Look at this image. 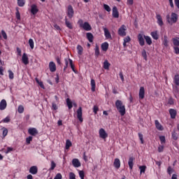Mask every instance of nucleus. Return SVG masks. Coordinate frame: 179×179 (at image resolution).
<instances>
[{"label": "nucleus", "mask_w": 179, "mask_h": 179, "mask_svg": "<svg viewBox=\"0 0 179 179\" xmlns=\"http://www.w3.org/2000/svg\"><path fill=\"white\" fill-rule=\"evenodd\" d=\"M150 36L154 40H159V34H157V31L151 32Z\"/></svg>", "instance_id": "obj_29"}, {"label": "nucleus", "mask_w": 179, "mask_h": 179, "mask_svg": "<svg viewBox=\"0 0 179 179\" xmlns=\"http://www.w3.org/2000/svg\"><path fill=\"white\" fill-rule=\"evenodd\" d=\"M10 122V117H9L8 116H7L6 117H5L3 120L2 122H4L5 124H8V122Z\"/></svg>", "instance_id": "obj_55"}, {"label": "nucleus", "mask_w": 179, "mask_h": 179, "mask_svg": "<svg viewBox=\"0 0 179 179\" xmlns=\"http://www.w3.org/2000/svg\"><path fill=\"white\" fill-rule=\"evenodd\" d=\"M173 168H171V166H169L167 169V173L168 174H169V176H171V174H173Z\"/></svg>", "instance_id": "obj_58"}, {"label": "nucleus", "mask_w": 179, "mask_h": 179, "mask_svg": "<svg viewBox=\"0 0 179 179\" xmlns=\"http://www.w3.org/2000/svg\"><path fill=\"white\" fill-rule=\"evenodd\" d=\"M49 69L50 72H55V71H57V65H55L54 62H50L49 63Z\"/></svg>", "instance_id": "obj_18"}, {"label": "nucleus", "mask_w": 179, "mask_h": 179, "mask_svg": "<svg viewBox=\"0 0 179 179\" xmlns=\"http://www.w3.org/2000/svg\"><path fill=\"white\" fill-rule=\"evenodd\" d=\"M137 38H138L139 45L141 47H143V45H145V35L142 34H138Z\"/></svg>", "instance_id": "obj_6"}, {"label": "nucleus", "mask_w": 179, "mask_h": 179, "mask_svg": "<svg viewBox=\"0 0 179 179\" xmlns=\"http://www.w3.org/2000/svg\"><path fill=\"white\" fill-rule=\"evenodd\" d=\"M15 149L12 147H7V150L6 151V154L8 155V153H10V152H13Z\"/></svg>", "instance_id": "obj_53"}, {"label": "nucleus", "mask_w": 179, "mask_h": 179, "mask_svg": "<svg viewBox=\"0 0 179 179\" xmlns=\"http://www.w3.org/2000/svg\"><path fill=\"white\" fill-rule=\"evenodd\" d=\"M72 146V142L70 141V140H66V149H69Z\"/></svg>", "instance_id": "obj_45"}, {"label": "nucleus", "mask_w": 179, "mask_h": 179, "mask_svg": "<svg viewBox=\"0 0 179 179\" xmlns=\"http://www.w3.org/2000/svg\"><path fill=\"white\" fill-rule=\"evenodd\" d=\"M29 44L31 50H33L34 48V41H33V39H31V38H29Z\"/></svg>", "instance_id": "obj_44"}, {"label": "nucleus", "mask_w": 179, "mask_h": 179, "mask_svg": "<svg viewBox=\"0 0 179 179\" xmlns=\"http://www.w3.org/2000/svg\"><path fill=\"white\" fill-rule=\"evenodd\" d=\"M22 61L24 65H28L29 64V56H27V54L23 53L22 57Z\"/></svg>", "instance_id": "obj_13"}, {"label": "nucleus", "mask_w": 179, "mask_h": 179, "mask_svg": "<svg viewBox=\"0 0 179 179\" xmlns=\"http://www.w3.org/2000/svg\"><path fill=\"white\" fill-rule=\"evenodd\" d=\"M1 35L3 36V38H4V40H8V35L6 34V32H5L4 30H1Z\"/></svg>", "instance_id": "obj_52"}, {"label": "nucleus", "mask_w": 179, "mask_h": 179, "mask_svg": "<svg viewBox=\"0 0 179 179\" xmlns=\"http://www.w3.org/2000/svg\"><path fill=\"white\" fill-rule=\"evenodd\" d=\"M163 150H164V145H159L158 147V152L159 153H162V152H163Z\"/></svg>", "instance_id": "obj_61"}, {"label": "nucleus", "mask_w": 179, "mask_h": 179, "mask_svg": "<svg viewBox=\"0 0 179 179\" xmlns=\"http://www.w3.org/2000/svg\"><path fill=\"white\" fill-rule=\"evenodd\" d=\"M99 137L101 138V139H106V138H108V134L106 132V130L104 129L101 128L99 131Z\"/></svg>", "instance_id": "obj_5"}, {"label": "nucleus", "mask_w": 179, "mask_h": 179, "mask_svg": "<svg viewBox=\"0 0 179 179\" xmlns=\"http://www.w3.org/2000/svg\"><path fill=\"white\" fill-rule=\"evenodd\" d=\"M135 160V157H130L129 158L128 164L130 170H132L134 169V162Z\"/></svg>", "instance_id": "obj_20"}, {"label": "nucleus", "mask_w": 179, "mask_h": 179, "mask_svg": "<svg viewBox=\"0 0 179 179\" xmlns=\"http://www.w3.org/2000/svg\"><path fill=\"white\" fill-rule=\"evenodd\" d=\"M25 3H26L25 0H17V5H18V6H20L21 8L24 6Z\"/></svg>", "instance_id": "obj_42"}, {"label": "nucleus", "mask_w": 179, "mask_h": 179, "mask_svg": "<svg viewBox=\"0 0 179 179\" xmlns=\"http://www.w3.org/2000/svg\"><path fill=\"white\" fill-rule=\"evenodd\" d=\"M78 174L80 179H85V171H79Z\"/></svg>", "instance_id": "obj_49"}, {"label": "nucleus", "mask_w": 179, "mask_h": 179, "mask_svg": "<svg viewBox=\"0 0 179 179\" xmlns=\"http://www.w3.org/2000/svg\"><path fill=\"white\" fill-rule=\"evenodd\" d=\"M169 114L171 115V118L174 120L176 117H177V110L173 108L169 109Z\"/></svg>", "instance_id": "obj_21"}, {"label": "nucleus", "mask_w": 179, "mask_h": 179, "mask_svg": "<svg viewBox=\"0 0 179 179\" xmlns=\"http://www.w3.org/2000/svg\"><path fill=\"white\" fill-rule=\"evenodd\" d=\"M103 8L105 10H106V12H111V8H110L107 4H103Z\"/></svg>", "instance_id": "obj_51"}, {"label": "nucleus", "mask_w": 179, "mask_h": 179, "mask_svg": "<svg viewBox=\"0 0 179 179\" xmlns=\"http://www.w3.org/2000/svg\"><path fill=\"white\" fill-rule=\"evenodd\" d=\"M38 172V168H37L36 166H33L30 167L29 173L31 174H33V176L37 174Z\"/></svg>", "instance_id": "obj_19"}, {"label": "nucleus", "mask_w": 179, "mask_h": 179, "mask_svg": "<svg viewBox=\"0 0 179 179\" xmlns=\"http://www.w3.org/2000/svg\"><path fill=\"white\" fill-rule=\"evenodd\" d=\"M155 128H157L158 131H163L164 129V127H163V125L160 124L159 120H155Z\"/></svg>", "instance_id": "obj_16"}, {"label": "nucleus", "mask_w": 179, "mask_h": 179, "mask_svg": "<svg viewBox=\"0 0 179 179\" xmlns=\"http://www.w3.org/2000/svg\"><path fill=\"white\" fill-rule=\"evenodd\" d=\"M1 129L3 130L2 135L3 138H5V136L8 135V129H6V127H2Z\"/></svg>", "instance_id": "obj_48"}, {"label": "nucleus", "mask_w": 179, "mask_h": 179, "mask_svg": "<svg viewBox=\"0 0 179 179\" xmlns=\"http://www.w3.org/2000/svg\"><path fill=\"white\" fill-rule=\"evenodd\" d=\"M115 107L117 110V111H119L120 115L124 116L125 115V105H124V103H122V101L121 100H117L115 101Z\"/></svg>", "instance_id": "obj_1"}, {"label": "nucleus", "mask_w": 179, "mask_h": 179, "mask_svg": "<svg viewBox=\"0 0 179 179\" xmlns=\"http://www.w3.org/2000/svg\"><path fill=\"white\" fill-rule=\"evenodd\" d=\"M141 55L145 59V61H148V55L146 54V50L145 49L143 50Z\"/></svg>", "instance_id": "obj_43"}, {"label": "nucleus", "mask_w": 179, "mask_h": 179, "mask_svg": "<svg viewBox=\"0 0 179 179\" xmlns=\"http://www.w3.org/2000/svg\"><path fill=\"white\" fill-rule=\"evenodd\" d=\"M97 111H99V106H94V107H93V113H94V114H97Z\"/></svg>", "instance_id": "obj_59"}, {"label": "nucleus", "mask_w": 179, "mask_h": 179, "mask_svg": "<svg viewBox=\"0 0 179 179\" xmlns=\"http://www.w3.org/2000/svg\"><path fill=\"white\" fill-rule=\"evenodd\" d=\"M166 20L169 24H173V23H177L178 20V15L176 13H172L170 17V15H166Z\"/></svg>", "instance_id": "obj_3"}, {"label": "nucleus", "mask_w": 179, "mask_h": 179, "mask_svg": "<svg viewBox=\"0 0 179 179\" xmlns=\"http://www.w3.org/2000/svg\"><path fill=\"white\" fill-rule=\"evenodd\" d=\"M77 50L78 55H82L83 54V48L80 45H77Z\"/></svg>", "instance_id": "obj_37"}, {"label": "nucleus", "mask_w": 179, "mask_h": 179, "mask_svg": "<svg viewBox=\"0 0 179 179\" xmlns=\"http://www.w3.org/2000/svg\"><path fill=\"white\" fill-rule=\"evenodd\" d=\"M103 31L106 38H111V34H110V31L107 28H103Z\"/></svg>", "instance_id": "obj_26"}, {"label": "nucleus", "mask_w": 179, "mask_h": 179, "mask_svg": "<svg viewBox=\"0 0 179 179\" xmlns=\"http://www.w3.org/2000/svg\"><path fill=\"white\" fill-rule=\"evenodd\" d=\"M17 111L20 114H22V113L24 111V107H23L22 105H20L18 106Z\"/></svg>", "instance_id": "obj_46"}, {"label": "nucleus", "mask_w": 179, "mask_h": 179, "mask_svg": "<svg viewBox=\"0 0 179 179\" xmlns=\"http://www.w3.org/2000/svg\"><path fill=\"white\" fill-rule=\"evenodd\" d=\"M169 37H167L166 35L164 36V39L162 40V44L167 48L169 47Z\"/></svg>", "instance_id": "obj_24"}, {"label": "nucleus", "mask_w": 179, "mask_h": 179, "mask_svg": "<svg viewBox=\"0 0 179 179\" xmlns=\"http://www.w3.org/2000/svg\"><path fill=\"white\" fill-rule=\"evenodd\" d=\"M73 7H72L71 5L68 6L67 7V16L69 17V19H72L73 17Z\"/></svg>", "instance_id": "obj_7"}, {"label": "nucleus", "mask_w": 179, "mask_h": 179, "mask_svg": "<svg viewBox=\"0 0 179 179\" xmlns=\"http://www.w3.org/2000/svg\"><path fill=\"white\" fill-rule=\"evenodd\" d=\"M64 20L66 27H68V29H70V30H72V29H73L72 23L68 20V18L66 17H65Z\"/></svg>", "instance_id": "obj_23"}, {"label": "nucleus", "mask_w": 179, "mask_h": 179, "mask_svg": "<svg viewBox=\"0 0 179 179\" xmlns=\"http://www.w3.org/2000/svg\"><path fill=\"white\" fill-rule=\"evenodd\" d=\"M173 83L176 86H179V74H176L173 78Z\"/></svg>", "instance_id": "obj_34"}, {"label": "nucleus", "mask_w": 179, "mask_h": 179, "mask_svg": "<svg viewBox=\"0 0 179 179\" xmlns=\"http://www.w3.org/2000/svg\"><path fill=\"white\" fill-rule=\"evenodd\" d=\"M173 50L175 51V54H178L179 55V48H178V46L174 47Z\"/></svg>", "instance_id": "obj_64"}, {"label": "nucleus", "mask_w": 179, "mask_h": 179, "mask_svg": "<svg viewBox=\"0 0 179 179\" xmlns=\"http://www.w3.org/2000/svg\"><path fill=\"white\" fill-rule=\"evenodd\" d=\"M54 179H62V175L61 173H57L55 176Z\"/></svg>", "instance_id": "obj_63"}, {"label": "nucleus", "mask_w": 179, "mask_h": 179, "mask_svg": "<svg viewBox=\"0 0 179 179\" xmlns=\"http://www.w3.org/2000/svg\"><path fill=\"white\" fill-rule=\"evenodd\" d=\"M111 64H110V62H108V60L106 59L104 62H103V69H106V70H108L110 69V66Z\"/></svg>", "instance_id": "obj_28"}, {"label": "nucleus", "mask_w": 179, "mask_h": 179, "mask_svg": "<svg viewBox=\"0 0 179 179\" xmlns=\"http://www.w3.org/2000/svg\"><path fill=\"white\" fill-rule=\"evenodd\" d=\"M83 112H82V107H79L77 110V118L79 120L80 122H83V117H82Z\"/></svg>", "instance_id": "obj_9"}, {"label": "nucleus", "mask_w": 179, "mask_h": 179, "mask_svg": "<svg viewBox=\"0 0 179 179\" xmlns=\"http://www.w3.org/2000/svg\"><path fill=\"white\" fill-rule=\"evenodd\" d=\"M91 90L92 92H96V81L94 79L91 80Z\"/></svg>", "instance_id": "obj_32"}, {"label": "nucleus", "mask_w": 179, "mask_h": 179, "mask_svg": "<svg viewBox=\"0 0 179 179\" xmlns=\"http://www.w3.org/2000/svg\"><path fill=\"white\" fill-rule=\"evenodd\" d=\"M55 167H57V164H55V162H54V161H52L50 170H54V169H55Z\"/></svg>", "instance_id": "obj_60"}, {"label": "nucleus", "mask_w": 179, "mask_h": 179, "mask_svg": "<svg viewBox=\"0 0 179 179\" xmlns=\"http://www.w3.org/2000/svg\"><path fill=\"white\" fill-rule=\"evenodd\" d=\"M78 24L79 27H81V29H83L85 31H90V30H92V25L87 22H83V20L82 19L78 20Z\"/></svg>", "instance_id": "obj_2"}, {"label": "nucleus", "mask_w": 179, "mask_h": 179, "mask_svg": "<svg viewBox=\"0 0 179 179\" xmlns=\"http://www.w3.org/2000/svg\"><path fill=\"white\" fill-rule=\"evenodd\" d=\"M87 38L90 43H93V34L88 32L86 34Z\"/></svg>", "instance_id": "obj_33"}, {"label": "nucleus", "mask_w": 179, "mask_h": 179, "mask_svg": "<svg viewBox=\"0 0 179 179\" xmlns=\"http://www.w3.org/2000/svg\"><path fill=\"white\" fill-rule=\"evenodd\" d=\"M138 97L140 100L145 99V87H141L138 92Z\"/></svg>", "instance_id": "obj_10"}, {"label": "nucleus", "mask_w": 179, "mask_h": 179, "mask_svg": "<svg viewBox=\"0 0 179 179\" xmlns=\"http://www.w3.org/2000/svg\"><path fill=\"white\" fill-rule=\"evenodd\" d=\"M144 38L148 45H152V38L150 36L144 35Z\"/></svg>", "instance_id": "obj_30"}, {"label": "nucleus", "mask_w": 179, "mask_h": 179, "mask_svg": "<svg viewBox=\"0 0 179 179\" xmlns=\"http://www.w3.org/2000/svg\"><path fill=\"white\" fill-rule=\"evenodd\" d=\"M138 138H139V139L141 141V143L142 145H143V143H144V141H143V134H142V133H138Z\"/></svg>", "instance_id": "obj_50"}, {"label": "nucleus", "mask_w": 179, "mask_h": 179, "mask_svg": "<svg viewBox=\"0 0 179 179\" xmlns=\"http://www.w3.org/2000/svg\"><path fill=\"white\" fill-rule=\"evenodd\" d=\"M28 133L32 136H36V135L38 134V131L37 130V129L32 127L28 129Z\"/></svg>", "instance_id": "obj_11"}, {"label": "nucleus", "mask_w": 179, "mask_h": 179, "mask_svg": "<svg viewBox=\"0 0 179 179\" xmlns=\"http://www.w3.org/2000/svg\"><path fill=\"white\" fill-rule=\"evenodd\" d=\"M8 76L9 79L11 80L15 78V74L13 73V71L12 70H8Z\"/></svg>", "instance_id": "obj_47"}, {"label": "nucleus", "mask_w": 179, "mask_h": 179, "mask_svg": "<svg viewBox=\"0 0 179 179\" xmlns=\"http://www.w3.org/2000/svg\"><path fill=\"white\" fill-rule=\"evenodd\" d=\"M172 138L174 141H177V139H178V137L177 136V134H176V132L172 133Z\"/></svg>", "instance_id": "obj_62"}, {"label": "nucleus", "mask_w": 179, "mask_h": 179, "mask_svg": "<svg viewBox=\"0 0 179 179\" xmlns=\"http://www.w3.org/2000/svg\"><path fill=\"white\" fill-rule=\"evenodd\" d=\"M126 31H127V27H125V25L122 24L118 29V34H119V36L124 37V36H127Z\"/></svg>", "instance_id": "obj_4"}, {"label": "nucleus", "mask_w": 179, "mask_h": 179, "mask_svg": "<svg viewBox=\"0 0 179 179\" xmlns=\"http://www.w3.org/2000/svg\"><path fill=\"white\" fill-rule=\"evenodd\" d=\"M172 43L175 47H179V37L173 38Z\"/></svg>", "instance_id": "obj_27"}, {"label": "nucleus", "mask_w": 179, "mask_h": 179, "mask_svg": "<svg viewBox=\"0 0 179 179\" xmlns=\"http://www.w3.org/2000/svg\"><path fill=\"white\" fill-rule=\"evenodd\" d=\"M112 16H113V17H115V19H118V17H120V13H118V8H117V6H114L113 8Z\"/></svg>", "instance_id": "obj_8"}, {"label": "nucleus", "mask_w": 179, "mask_h": 179, "mask_svg": "<svg viewBox=\"0 0 179 179\" xmlns=\"http://www.w3.org/2000/svg\"><path fill=\"white\" fill-rule=\"evenodd\" d=\"M7 106H8V103H6V100L2 99L0 101V110H1V111H3V110H5Z\"/></svg>", "instance_id": "obj_14"}, {"label": "nucleus", "mask_w": 179, "mask_h": 179, "mask_svg": "<svg viewBox=\"0 0 179 179\" xmlns=\"http://www.w3.org/2000/svg\"><path fill=\"white\" fill-rule=\"evenodd\" d=\"M139 170H140V174H145V173L146 172V166L145 165H143V166H140L138 167Z\"/></svg>", "instance_id": "obj_31"}, {"label": "nucleus", "mask_w": 179, "mask_h": 179, "mask_svg": "<svg viewBox=\"0 0 179 179\" xmlns=\"http://www.w3.org/2000/svg\"><path fill=\"white\" fill-rule=\"evenodd\" d=\"M35 80L36 82V83H38V85H39L40 87H41V89H45V87L44 86V84L43 83V81H40V80H38V78H36Z\"/></svg>", "instance_id": "obj_38"}, {"label": "nucleus", "mask_w": 179, "mask_h": 179, "mask_svg": "<svg viewBox=\"0 0 179 179\" xmlns=\"http://www.w3.org/2000/svg\"><path fill=\"white\" fill-rule=\"evenodd\" d=\"M71 61H72V59H69V58L64 59L65 66L64 67V71H66V69H68L69 64V65H71Z\"/></svg>", "instance_id": "obj_25"}, {"label": "nucleus", "mask_w": 179, "mask_h": 179, "mask_svg": "<svg viewBox=\"0 0 179 179\" xmlns=\"http://www.w3.org/2000/svg\"><path fill=\"white\" fill-rule=\"evenodd\" d=\"M129 41H131V37L128 36L126 38H124L123 42V47H127V43H129Z\"/></svg>", "instance_id": "obj_39"}, {"label": "nucleus", "mask_w": 179, "mask_h": 179, "mask_svg": "<svg viewBox=\"0 0 179 179\" xmlns=\"http://www.w3.org/2000/svg\"><path fill=\"white\" fill-rule=\"evenodd\" d=\"M31 141H33V137L31 136L26 138V143H27V145H30V142H31Z\"/></svg>", "instance_id": "obj_54"}, {"label": "nucleus", "mask_w": 179, "mask_h": 179, "mask_svg": "<svg viewBox=\"0 0 179 179\" xmlns=\"http://www.w3.org/2000/svg\"><path fill=\"white\" fill-rule=\"evenodd\" d=\"M70 66H71L73 72H74V73H78V71H76L75 69V65L73 64V60H70Z\"/></svg>", "instance_id": "obj_40"}, {"label": "nucleus", "mask_w": 179, "mask_h": 179, "mask_svg": "<svg viewBox=\"0 0 179 179\" xmlns=\"http://www.w3.org/2000/svg\"><path fill=\"white\" fill-rule=\"evenodd\" d=\"M38 13V8L36 4H32L31 6V13L32 15H37Z\"/></svg>", "instance_id": "obj_12"}, {"label": "nucleus", "mask_w": 179, "mask_h": 179, "mask_svg": "<svg viewBox=\"0 0 179 179\" xmlns=\"http://www.w3.org/2000/svg\"><path fill=\"white\" fill-rule=\"evenodd\" d=\"M69 179H76V175L73 173V172L69 173Z\"/></svg>", "instance_id": "obj_57"}, {"label": "nucleus", "mask_w": 179, "mask_h": 179, "mask_svg": "<svg viewBox=\"0 0 179 179\" xmlns=\"http://www.w3.org/2000/svg\"><path fill=\"white\" fill-rule=\"evenodd\" d=\"M113 165L115 169H120V167H121V161H120V159L115 158L113 162Z\"/></svg>", "instance_id": "obj_22"}, {"label": "nucleus", "mask_w": 179, "mask_h": 179, "mask_svg": "<svg viewBox=\"0 0 179 179\" xmlns=\"http://www.w3.org/2000/svg\"><path fill=\"white\" fill-rule=\"evenodd\" d=\"M66 104H67L69 110H71L72 108V107H73V105L72 104V101H71V99L69 98H67L66 99Z\"/></svg>", "instance_id": "obj_36"}, {"label": "nucleus", "mask_w": 179, "mask_h": 179, "mask_svg": "<svg viewBox=\"0 0 179 179\" xmlns=\"http://www.w3.org/2000/svg\"><path fill=\"white\" fill-rule=\"evenodd\" d=\"M159 141H161V143H166V137L164 136H160Z\"/></svg>", "instance_id": "obj_56"}, {"label": "nucleus", "mask_w": 179, "mask_h": 179, "mask_svg": "<svg viewBox=\"0 0 179 179\" xmlns=\"http://www.w3.org/2000/svg\"><path fill=\"white\" fill-rule=\"evenodd\" d=\"M156 18H157V23L162 27L164 23L163 22V18H162V15L160 14H157L156 15Z\"/></svg>", "instance_id": "obj_15"}, {"label": "nucleus", "mask_w": 179, "mask_h": 179, "mask_svg": "<svg viewBox=\"0 0 179 179\" xmlns=\"http://www.w3.org/2000/svg\"><path fill=\"white\" fill-rule=\"evenodd\" d=\"M72 164L73 167H76V169L81 166L80 162L76 158L72 159Z\"/></svg>", "instance_id": "obj_17"}, {"label": "nucleus", "mask_w": 179, "mask_h": 179, "mask_svg": "<svg viewBox=\"0 0 179 179\" xmlns=\"http://www.w3.org/2000/svg\"><path fill=\"white\" fill-rule=\"evenodd\" d=\"M95 57H99L100 55V49L99 48V45H96L94 48Z\"/></svg>", "instance_id": "obj_41"}, {"label": "nucleus", "mask_w": 179, "mask_h": 179, "mask_svg": "<svg viewBox=\"0 0 179 179\" xmlns=\"http://www.w3.org/2000/svg\"><path fill=\"white\" fill-rule=\"evenodd\" d=\"M101 50L102 51H107L108 50V43L104 42L101 44Z\"/></svg>", "instance_id": "obj_35"}]
</instances>
